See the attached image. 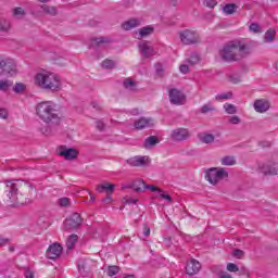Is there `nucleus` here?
Here are the masks:
<instances>
[{
	"label": "nucleus",
	"mask_w": 278,
	"mask_h": 278,
	"mask_svg": "<svg viewBox=\"0 0 278 278\" xmlns=\"http://www.w3.org/2000/svg\"><path fill=\"white\" fill-rule=\"evenodd\" d=\"M18 188H21L18 180L7 181L5 192L11 205H29V203H31L30 199H24L23 195H16L18 192Z\"/></svg>",
	"instance_id": "20e7f679"
},
{
	"label": "nucleus",
	"mask_w": 278,
	"mask_h": 278,
	"mask_svg": "<svg viewBox=\"0 0 278 278\" xmlns=\"http://www.w3.org/2000/svg\"><path fill=\"white\" fill-rule=\"evenodd\" d=\"M227 177H229V173L223 167H212L205 172V179H207V181L212 184V186H216L218 181L227 179Z\"/></svg>",
	"instance_id": "39448f33"
},
{
	"label": "nucleus",
	"mask_w": 278,
	"mask_h": 278,
	"mask_svg": "<svg viewBox=\"0 0 278 278\" xmlns=\"http://www.w3.org/2000/svg\"><path fill=\"white\" fill-rule=\"evenodd\" d=\"M250 31H253L254 34H260L262 30L260 29V24L252 23L250 25Z\"/></svg>",
	"instance_id": "de8ad7c7"
},
{
	"label": "nucleus",
	"mask_w": 278,
	"mask_h": 278,
	"mask_svg": "<svg viewBox=\"0 0 278 278\" xmlns=\"http://www.w3.org/2000/svg\"><path fill=\"white\" fill-rule=\"evenodd\" d=\"M0 118H3L4 121L8 118V110L0 108Z\"/></svg>",
	"instance_id": "5fc2aeb1"
},
{
	"label": "nucleus",
	"mask_w": 278,
	"mask_h": 278,
	"mask_svg": "<svg viewBox=\"0 0 278 278\" xmlns=\"http://www.w3.org/2000/svg\"><path fill=\"white\" fill-rule=\"evenodd\" d=\"M254 110L260 114H264V112H268V110H270V102L265 99L256 100L254 102Z\"/></svg>",
	"instance_id": "dca6fc26"
},
{
	"label": "nucleus",
	"mask_w": 278,
	"mask_h": 278,
	"mask_svg": "<svg viewBox=\"0 0 278 278\" xmlns=\"http://www.w3.org/2000/svg\"><path fill=\"white\" fill-rule=\"evenodd\" d=\"M112 39L110 37H94L91 39V47H101V45H110Z\"/></svg>",
	"instance_id": "aec40b11"
},
{
	"label": "nucleus",
	"mask_w": 278,
	"mask_h": 278,
	"mask_svg": "<svg viewBox=\"0 0 278 278\" xmlns=\"http://www.w3.org/2000/svg\"><path fill=\"white\" fill-rule=\"evenodd\" d=\"M12 86V83L9 80H0V90L2 92H8Z\"/></svg>",
	"instance_id": "e433bc0d"
},
{
	"label": "nucleus",
	"mask_w": 278,
	"mask_h": 278,
	"mask_svg": "<svg viewBox=\"0 0 278 278\" xmlns=\"http://www.w3.org/2000/svg\"><path fill=\"white\" fill-rule=\"evenodd\" d=\"M9 251H11V253H13L14 247L9 248Z\"/></svg>",
	"instance_id": "338daca9"
},
{
	"label": "nucleus",
	"mask_w": 278,
	"mask_h": 278,
	"mask_svg": "<svg viewBox=\"0 0 278 278\" xmlns=\"http://www.w3.org/2000/svg\"><path fill=\"white\" fill-rule=\"evenodd\" d=\"M126 163L129 166H134V167H144V166H149L150 160H149V156L137 155L126 160Z\"/></svg>",
	"instance_id": "ddd939ff"
},
{
	"label": "nucleus",
	"mask_w": 278,
	"mask_h": 278,
	"mask_svg": "<svg viewBox=\"0 0 278 278\" xmlns=\"http://www.w3.org/2000/svg\"><path fill=\"white\" fill-rule=\"evenodd\" d=\"M78 240H79V237L77 235H71L66 240L67 250L73 251V249H75V244H77Z\"/></svg>",
	"instance_id": "a878e982"
},
{
	"label": "nucleus",
	"mask_w": 278,
	"mask_h": 278,
	"mask_svg": "<svg viewBox=\"0 0 278 278\" xmlns=\"http://www.w3.org/2000/svg\"><path fill=\"white\" fill-rule=\"evenodd\" d=\"M138 49L142 58H153L155 55V48L151 45V41L142 40L138 43Z\"/></svg>",
	"instance_id": "9d476101"
},
{
	"label": "nucleus",
	"mask_w": 278,
	"mask_h": 278,
	"mask_svg": "<svg viewBox=\"0 0 278 278\" xmlns=\"http://www.w3.org/2000/svg\"><path fill=\"white\" fill-rule=\"evenodd\" d=\"M222 166H235L236 164V156H224L220 160Z\"/></svg>",
	"instance_id": "cd10ccee"
},
{
	"label": "nucleus",
	"mask_w": 278,
	"mask_h": 278,
	"mask_svg": "<svg viewBox=\"0 0 278 278\" xmlns=\"http://www.w3.org/2000/svg\"><path fill=\"white\" fill-rule=\"evenodd\" d=\"M146 190H151V192H162V189H160V188H157V187H155L153 185L144 184L143 191H146Z\"/></svg>",
	"instance_id": "c03bdc74"
},
{
	"label": "nucleus",
	"mask_w": 278,
	"mask_h": 278,
	"mask_svg": "<svg viewBox=\"0 0 278 278\" xmlns=\"http://www.w3.org/2000/svg\"><path fill=\"white\" fill-rule=\"evenodd\" d=\"M198 137H199V140L204 144H212V142H214L215 140V137L212 134L203 132V134H199Z\"/></svg>",
	"instance_id": "b1692460"
},
{
	"label": "nucleus",
	"mask_w": 278,
	"mask_h": 278,
	"mask_svg": "<svg viewBox=\"0 0 278 278\" xmlns=\"http://www.w3.org/2000/svg\"><path fill=\"white\" fill-rule=\"evenodd\" d=\"M114 188H116V185L105 182L102 185H98L96 190H97V192H100V193L105 190L108 192V194H112L114 192Z\"/></svg>",
	"instance_id": "412c9836"
},
{
	"label": "nucleus",
	"mask_w": 278,
	"mask_h": 278,
	"mask_svg": "<svg viewBox=\"0 0 278 278\" xmlns=\"http://www.w3.org/2000/svg\"><path fill=\"white\" fill-rule=\"evenodd\" d=\"M179 38L182 45H198L201 42V37L197 30L185 29L179 33Z\"/></svg>",
	"instance_id": "423d86ee"
},
{
	"label": "nucleus",
	"mask_w": 278,
	"mask_h": 278,
	"mask_svg": "<svg viewBox=\"0 0 278 278\" xmlns=\"http://www.w3.org/2000/svg\"><path fill=\"white\" fill-rule=\"evenodd\" d=\"M204 5L206 8H216V5H218V2H216V0H204Z\"/></svg>",
	"instance_id": "09e8293b"
},
{
	"label": "nucleus",
	"mask_w": 278,
	"mask_h": 278,
	"mask_svg": "<svg viewBox=\"0 0 278 278\" xmlns=\"http://www.w3.org/2000/svg\"><path fill=\"white\" fill-rule=\"evenodd\" d=\"M251 53V48L242 41H230L219 52L225 62H238Z\"/></svg>",
	"instance_id": "f03ea898"
},
{
	"label": "nucleus",
	"mask_w": 278,
	"mask_h": 278,
	"mask_svg": "<svg viewBox=\"0 0 278 278\" xmlns=\"http://www.w3.org/2000/svg\"><path fill=\"white\" fill-rule=\"evenodd\" d=\"M179 71H180V73H182L184 75H187V73L190 72V67H189L188 65H186V64H182V65L179 66Z\"/></svg>",
	"instance_id": "3c124183"
},
{
	"label": "nucleus",
	"mask_w": 278,
	"mask_h": 278,
	"mask_svg": "<svg viewBox=\"0 0 278 278\" xmlns=\"http://www.w3.org/2000/svg\"><path fill=\"white\" fill-rule=\"evenodd\" d=\"M94 201H96L94 195L90 194V202L94 203Z\"/></svg>",
	"instance_id": "0e129e2a"
},
{
	"label": "nucleus",
	"mask_w": 278,
	"mask_h": 278,
	"mask_svg": "<svg viewBox=\"0 0 278 278\" xmlns=\"http://www.w3.org/2000/svg\"><path fill=\"white\" fill-rule=\"evenodd\" d=\"M41 9L45 14H49L50 16H58V9H55V7H49L47 4H43Z\"/></svg>",
	"instance_id": "c85d7f7f"
},
{
	"label": "nucleus",
	"mask_w": 278,
	"mask_h": 278,
	"mask_svg": "<svg viewBox=\"0 0 278 278\" xmlns=\"http://www.w3.org/2000/svg\"><path fill=\"white\" fill-rule=\"evenodd\" d=\"M118 273H121V267H118L116 265L109 266V268H108L109 277H114L115 275H118Z\"/></svg>",
	"instance_id": "f704fd0d"
},
{
	"label": "nucleus",
	"mask_w": 278,
	"mask_h": 278,
	"mask_svg": "<svg viewBox=\"0 0 278 278\" xmlns=\"http://www.w3.org/2000/svg\"><path fill=\"white\" fill-rule=\"evenodd\" d=\"M25 9L17 7L13 9V16H15V18H23L25 16Z\"/></svg>",
	"instance_id": "473e14b6"
},
{
	"label": "nucleus",
	"mask_w": 278,
	"mask_h": 278,
	"mask_svg": "<svg viewBox=\"0 0 278 278\" xmlns=\"http://www.w3.org/2000/svg\"><path fill=\"white\" fill-rule=\"evenodd\" d=\"M240 274H241V275H247V276H249V270L247 269V267H242V268L240 269Z\"/></svg>",
	"instance_id": "052dcab7"
},
{
	"label": "nucleus",
	"mask_w": 278,
	"mask_h": 278,
	"mask_svg": "<svg viewBox=\"0 0 278 278\" xmlns=\"http://www.w3.org/2000/svg\"><path fill=\"white\" fill-rule=\"evenodd\" d=\"M153 31H154V28L152 26L142 27L138 30V33H136V38L138 40H142V38H147V36H151Z\"/></svg>",
	"instance_id": "a211bd4d"
},
{
	"label": "nucleus",
	"mask_w": 278,
	"mask_h": 278,
	"mask_svg": "<svg viewBox=\"0 0 278 278\" xmlns=\"http://www.w3.org/2000/svg\"><path fill=\"white\" fill-rule=\"evenodd\" d=\"M224 110L227 114H236L238 112V108H236V105L230 103H225Z\"/></svg>",
	"instance_id": "72a5a7b5"
},
{
	"label": "nucleus",
	"mask_w": 278,
	"mask_h": 278,
	"mask_svg": "<svg viewBox=\"0 0 278 278\" xmlns=\"http://www.w3.org/2000/svg\"><path fill=\"white\" fill-rule=\"evenodd\" d=\"M169 101L173 105H184V103H186V94L180 92L179 89H170Z\"/></svg>",
	"instance_id": "f8f14e48"
},
{
	"label": "nucleus",
	"mask_w": 278,
	"mask_h": 278,
	"mask_svg": "<svg viewBox=\"0 0 278 278\" xmlns=\"http://www.w3.org/2000/svg\"><path fill=\"white\" fill-rule=\"evenodd\" d=\"M103 203H111L112 202V194L108 193V197L102 200Z\"/></svg>",
	"instance_id": "bf43d9fd"
},
{
	"label": "nucleus",
	"mask_w": 278,
	"mask_h": 278,
	"mask_svg": "<svg viewBox=\"0 0 278 278\" xmlns=\"http://www.w3.org/2000/svg\"><path fill=\"white\" fill-rule=\"evenodd\" d=\"M58 154L60 157H64V160L73 161L79 157V151L75 148H66L65 146H61L58 149Z\"/></svg>",
	"instance_id": "1a4fd4ad"
},
{
	"label": "nucleus",
	"mask_w": 278,
	"mask_h": 278,
	"mask_svg": "<svg viewBox=\"0 0 278 278\" xmlns=\"http://www.w3.org/2000/svg\"><path fill=\"white\" fill-rule=\"evenodd\" d=\"M116 66V63L112 60H104L102 62V68H114Z\"/></svg>",
	"instance_id": "a19ab883"
},
{
	"label": "nucleus",
	"mask_w": 278,
	"mask_h": 278,
	"mask_svg": "<svg viewBox=\"0 0 278 278\" xmlns=\"http://www.w3.org/2000/svg\"><path fill=\"white\" fill-rule=\"evenodd\" d=\"M124 87L127 90H136V83H134V80L128 78V79L124 80Z\"/></svg>",
	"instance_id": "4c0bfd02"
},
{
	"label": "nucleus",
	"mask_w": 278,
	"mask_h": 278,
	"mask_svg": "<svg viewBox=\"0 0 278 278\" xmlns=\"http://www.w3.org/2000/svg\"><path fill=\"white\" fill-rule=\"evenodd\" d=\"M155 144H160V138L150 136L144 140L143 147L144 149H151V147H155Z\"/></svg>",
	"instance_id": "5701e85b"
},
{
	"label": "nucleus",
	"mask_w": 278,
	"mask_h": 278,
	"mask_svg": "<svg viewBox=\"0 0 278 278\" xmlns=\"http://www.w3.org/2000/svg\"><path fill=\"white\" fill-rule=\"evenodd\" d=\"M62 250L63 248L60 243H52L46 252V257H48V260H58V257L62 255Z\"/></svg>",
	"instance_id": "4468645a"
},
{
	"label": "nucleus",
	"mask_w": 278,
	"mask_h": 278,
	"mask_svg": "<svg viewBox=\"0 0 278 278\" xmlns=\"http://www.w3.org/2000/svg\"><path fill=\"white\" fill-rule=\"evenodd\" d=\"M11 27L12 24L10 23V20H0V31H10Z\"/></svg>",
	"instance_id": "2f4dec72"
},
{
	"label": "nucleus",
	"mask_w": 278,
	"mask_h": 278,
	"mask_svg": "<svg viewBox=\"0 0 278 278\" xmlns=\"http://www.w3.org/2000/svg\"><path fill=\"white\" fill-rule=\"evenodd\" d=\"M13 91L16 92V94H21V92H25V85L23 83H17L13 87Z\"/></svg>",
	"instance_id": "58836bf2"
},
{
	"label": "nucleus",
	"mask_w": 278,
	"mask_h": 278,
	"mask_svg": "<svg viewBox=\"0 0 278 278\" xmlns=\"http://www.w3.org/2000/svg\"><path fill=\"white\" fill-rule=\"evenodd\" d=\"M25 277L26 278H34V273L30 271V270H27L26 274H25Z\"/></svg>",
	"instance_id": "e2e57ef3"
},
{
	"label": "nucleus",
	"mask_w": 278,
	"mask_h": 278,
	"mask_svg": "<svg viewBox=\"0 0 278 278\" xmlns=\"http://www.w3.org/2000/svg\"><path fill=\"white\" fill-rule=\"evenodd\" d=\"M227 270L229 273H238V270H240V268H238V265H236L233 263H228L227 264Z\"/></svg>",
	"instance_id": "a18cd8bd"
},
{
	"label": "nucleus",
	"mask_w": 278,
	"mask_h": 278,
	"mask_svg": "<svg viewBox=\"0 0 278 278\" xmlns=\"http://www.w3.org/2000/svg\"><path fill=\"white\" fill-rule=\"evenodd\" d=\"M59 205L61 207H68V205H71V199H68V198L59 199Z\"/></svg>",
	"instance_id": "37998d69"
},
{
	"label": "nucleus",
	"mask_w": 278,
	"mask_h": 278,
	"mask_svg": "<svg viewBox=\"0 0 278 278\" xmlns=\"http://www.w3.org/2000/svg\"><path fill=\"white\" fill-rule=\"evenodd\" d=\"M229 81H231V84H240L241 79L239 75H231L229 76Z\"/></svg>",
	"instance_id": "8fccbe9b"
},
{
	"label": "nucleus",
	"mask_w": 278,
	"mask_h": 278,
	"mask_svg": "<svg viewBox=\"0 0 278 278\" xmlns=\"http://www.w3.org/2000/svg\"><path fill=\"white\" fill-rule=\"evenodd\" d=\"M0 75L7 77L16 75V63L12 59H0Z\"/></svg>",
	"instance_id": "0eeeda50"
},
{
	"label": "nucleus",
	"mask_w": 278,
	"mask_h": 278,
	"mask_svg": "<svg viewBox=\"0 0 278 278\" xmlns=\"http://www.w3.org/2000/svg\"><path fill=\"white\" fill-rule=\"evenodd\" d=\"M159 197L160 199H164L165 201H167V203H173V198L168 194L161 193Z\"/></svg>",
	"instance_id": "864d4df0"
},
{
	"label": "nucleus",
	"mask_w": 278,
	"mask_h": 278,
	"mask_svg": "<svg viewBox=\"0 0 278 278\" xmlns=\"http://www.w3.org/2000/svg\"><path fill=\"white\" fill-rule=\"evenodd\" d=\"M36 114L46 123L45 126H39L38 129L45 136H51L53 127L60 125L62 118L60 117V112L55 108V103L51 101L40 102L36 106Z\"/></svg>",
	"instance_id": "f257e3e1"
},
{
	"label": "nucleus",
	"mask_w": 278,
	"mask_h": 278,
	"mask_svg": "<svg viewBox=\"0 0 278 278\" xmlns=\"http://www.w3.org/2000/svg\"><path fill=\"white\" fill-rule=\"evenodd\" d=\"M5 244H10V239L1 238L0 239V247H5Z\"/></svg>",
	"instance_id": "4d7b16f0"
},
{
	"label": "nucleus",
	"mask_w": 278,
	"mask_h": 278,
	"mask_svg": "<svg viewBox=\"0 0 278 278\" xmlns=\"http://www.w3.org/2000/svg\"><path fill=\"white\" fill-rule=\"evenodd\" d=\"M199 270H201V263H199V261L192 258L189 262H187V266H186L187 275L192 277L193 275H197Z\"/></svg>",
	"instance_id": "2eb2a0df"
},
{
	"label": "nucleus",
	"mask_w": 278,
	"mask_h": 278,
	"mask_svg": "<svg viewBox=\"0 0 278 278\" xmlns=\"http://www.w3.org/2000/svg\"><path fill=\"white\" fill-rule=\"evenodd\" d=\"M229 99H233V92H231V91H228L225 93H219V94L215 96V100H217V101H227Z\"/></svg>",
	"instance_id": "c756f323"
},
{
	"label": "nucleus",
	"mask_w": 278,
	"mask_h": 278,
	"mask_svg": "<svg viewBox=\"0 0 278 278\" xmlns=\"http://www.w3.org/2000/svg\"><path fill=\"white\" fill-rule=\"evenodd\" d=\"M229 123L231 125H240V123H242V119H240L238 115H233L229 118Z\"/></svg>",
	"instance_id": "49530a36"
},
{
	"label": "nucleus",
	"mask_w": 278,
	"mask_h": 278,
	"mask_svg": "<svg viewBox=\"0 0 278 278\" xmlns=\"http://www.w3.org/2000/svg\"><path fill=\"white\" fill-rule=\"evenodd\" d=\"M232 256L236 257L237 260H242V257H244V251L240 249H235L232 252Z\"/></svg>",
	"instance_id": "79ce46f5"
},
{
	"label": "nucleus",
	"mask_w": 278,
	"mask_h": 278,
	"mask_svg": "<svg viewBox=\"0 0 278 278\" xmlns=\"http://www.w3.org/2000/svg\"><path fill=\"white\" fill-rule=\"evenodd\" d=\"M190 138V130L187 128H176L170 132V139L174 142H184Z\"/></svg>",
	"instance_id": "9b49d317"
},
{
	"label": "nucleus",
	"mask_w": 278,
	"mask_h": 278,
	"mask_svg": "<svg viewBox=\"0 0 278 278\" xmlns=\"http://www.w3.org/2000/svg\"><path fill=\"white\" fill-rule=\"evenodd\" d=\"M132 190L135 192H144V180H135L131 185Z\"/></svg>",
	"instance_id": "bb28decb"
},
{
	"label": "nucleus",
	"mask_w": 278,
	"mask_h": 278,
	"mask_svg": "<svg viewBox=\"0 0 278 278\" xmlns=\"http://www.w3.org/2000/svg\"><path fill=\"white\" fill-rule=\"evenodd\" d=\"M135 129H148V127H153V119L141 117L134 124Z\"/></svg>",
	"instance_id": "f3484780"
},
{
	"label": "nucleus",
	"mask_w": 278,
	"mask_h": 278,
	"mask_svg": "<svg viewBox=\"0 0 278 278\" xmlns=\"http://www.w3.org/2000/svg\"><path fill=\"white\" fill-rule=\"evenodd\" d=\"M262 173L269 176L278 175V164L270 163L269 165H264L262 168Z\"/></svg>",
	"instance_id": "6ab92c4d"
},
{
	"label": "nucleus",
	"mask_w": 278,
	"mask_h": 278,
	"mask_svg": "<svg viewBox=\"0 0 278 278\" xmlns=\"http://www.w3.org/2000/svg\"><path fill=\"white\" fill-rule=\"evenodd\" d=\"M143 236H151V228L147 224L143 225Z\"/></svg>",
	"instance_id": "6e6d98bb"
},
{
	"label": "nucleus",
	"mask_w": 278,
	"mask_h": 278,
	"mask_svg": "<svg viewBox=\"0 0 278 278\" xmlns=\"http://www.w3.org/2000/svg\"><path fill=\"white\" fill-rule=\"evenodd\" d=\"M238 11V5L236 3H228L223 7L224 14H227L228 16L231 14H236Z\"/></svg>",
	"instance_id": "393cba45"
},
{
	"label": "nucleus",
	"mask_w": 278,
	"mask_h": 278,
	"mask_svg": "<svg viewBox=\"0 0 278 278\" xmlns=\"http://www.w3.org/2000/svg\"><path fill=\"white\" fill-rule=\"evenodd\" d=\"M214 110H216V109L212 104L207 103L201 108V113L207 114V112H214Z\"/></svg>",
	"instance_id": "ea45409f"
},
{
	"label": "nucleus",
	"mask_w": 278,
	"mask_h": 278,
	"mask_svg": "<svg viewBox=\"0 0 278 278\" xmlns=\"http://www.w3.org/2000/svg\"><path fill=\"white\" fill-rule=\"evenodd\" d=\"M91 105L94 110H101V105L97 102H92Z\"/></svg>",
	"instance_id": "680f3d73"
},
{
	"label": "nucleus",
	"mask_w": 278,
	"mask_h": 278,
	"mask_svg": "<svg viewBox=\"0 0 278 278\" xmlns=\"http://www.w3.org/2000/svg\"><path fill=\"white\" fill-rule=\"evenodd\" d=\"M275 36H277V30L270 28L265 33V42H273L275 40Z\"/></svg>",
	"instance_id": "7c9ffc66"
},
{
	"label": "nucleus",
	"mask_w": 278,
	"mask_h": 278,
	"mask_svg": "<svg viewBox=\"0 0 278 278\" xmlns=\"http://www.w3.org/2000/svg\"><path fill=\"white\" fill-rule=\"evenodd\" d=\"M132 114H138V110H134V111H132Z\"/></svg>",
	"instance_id": "774afa93"
},
{
	"label": "nucleus",
	"mask_w": 278,
	"mask_h": 278,
	"mask_svg": "<svg viewBox=\"0 0 278 278\" xmlns=\"http://www.w3.org/2000/svg\"><path fill=\"white\" fill-rule=\"evenodd\" d=\"M35 86H38L41 90L60 92L62 90V78L53 72L42 71L35 75Z\"/></svg>",
	"instance_id": "7ed1b4c3"
},
{
	"label": "nucleus",
	"mask_w": 278,
	"mask_h": 278,
	"mask_svg": "<svg viewBox=\"0 0 278 278\" xmlns=\"http://www.w3.org/2000/svg\"><path fill=\"white\" fill-rule=\"evenodd\" d=\"M123 278H136V276H134V275H126Z\"/></svg>",
	"instance_id": "69168bd1"
},
{
	"label": "nucleus",
	"mask_w": 278,
	"mask_h": 278,
	"mask_svg": "<svg viewBox=\"0 0 278 278\" xmlns=\"http://www.w3.org/2000/svg\"><path fill=\"white\" fill-rule=\"evenodd\" d=\"M96 127H97V129H99V131H103V129H105V124L101 121H97Z\"/></svg>",
	"instance_id": "603ef678"
},
{
	"label": "nucleus",
	"mask_w": 278,
	"mask_h": 278,
	"mask_svg": "<svg viewBox=\"0 0 278 278\" xmlns=\"http://www.w3.org/2000/svg\"><path fill=\"white\" fill-rule=\"evenodd\" d=\"M140 25V20H136V18H131L127 22H125L122 27L123 29H125L126 31H129V29H134L135 27H139Z\"/></svg>",
	"instance_id": "4be33fe9"
},
{
	"label": "nucleus",
	"mask_w": 278,
	"mask_h": 278,
	"mask_svg": "<svg viewBox=\"0 0 278 278\" xmlns=\"http://www.w3.org/2000/svg\"><path fill=\"white\" fill-rule=\"evenodd\" d=\"M81 223V215L79 213H73L64 220V229L65 231H73V229H78Z\"/></svg>",
	"instance_id": "6e6552de"
},
{
	"label": "nucleus",
	"mask_w": 278,
	"mask_h": 278,
	"mask_svg": "<svg viewBox=\"0 0 278 278\" xmlns=\"http://www.w3.org/2000/svg\"><path fill=\"white\" fill-rule=\"evenodd\" d=\"M126 203L128 204H136L138 203V199H135V198H126Z\"/></svg>",
	"instance_id": "13d9d810"
},
{
	"label": "nucleus",
	"mask_w": 278,
	"mask_h": 278,
	"mask_svg": "<svg viewBox=\"0 0 278 278\" xmlns=\"http://www.w3.org/2000/svg\"><path fill=\"white\" fill-rule=\"evenodd\" d=\"M188 62L189 64H191V66H194L195 64H199V62H201V56H199V54L197 53H193L188 59Z\"/></svg>",
	"instance_id": "c9c22d12"
}]
</instances>
